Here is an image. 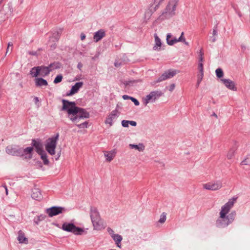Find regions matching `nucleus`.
Segmentation results:
<instances>
[{"label": "nucleus", "instance_id": "obj_38", "mask_svg": "<svg viewBox=\"0 0 250 250\" xmlns=\"http://www.w3.org/2000/svg\"><path fill=\"white\" fill-rule=\"evenodd\" d=\"M62 79V76L61 74L58 75L54 80V83H60Z\"/></svg>", "mask_w": 250, "mask_h": 250}, {"label": "nucleus", "instance_id": "obj_32", "mask_svg": "<svg viewBox=\"0 0 250 250\" xmlns=\"http://www.w3.org/2000/svg\"><path fill=\"white\" fill-rule=\"evenodd\" d=\"M197 54L198 56L199 62H203L204 60V52L202 49L199 50V51H197Z\"/></svg>", "mask_w": 250, "mask_h": 250}, {"label": "nucleus", "instance_id": "obj_33", "mask_svg": "<svg viewBox=\"0 0 250 250\" xmlns=\"http://www.w3.org/2000/svg\"><path fill=\"white\" fill-rule=\"evenodd\" d=\"M236 148L230 149L228 153L227 154V158L228 159H231L233 158L235 152Z\"/></svg>", "mask_w": 250, "mask_h": 250}, {"label": "nucleus", "instance_id": "obj_8", "mask_svg": "<svg viewBox=\"0 0 250 250\" xmlns=\"http://www.w3.org/2000/svg\"><path fill=\"white\" fill-rule=\"evenodd\" d=\"M6 152L10 155L21 156L22 154V148L16 145H9L5 148Z\"/></svg>", "mask_w": 250, "mask_h": 250}, {"label": "nucleus", "instance_id": "obj_53", "mask_svg": "<svg viewBox=\"0 0 250 250\" xmlns=\"http://www.w3.org/2000/svg\"><path fill=\"white\" fill-rule=\"evenodd\" d=\"M131 82H132L131 81H130V82H125V84H126V85H127V84H129V83H131Z\"/></svg>", "mask_w": 250, "mask_h": 250}, {"label": "nucleus", "instance_id": "obj_21", "mask_svg": "<svg viewBox=\"0 0 250 250\" xmlns=\"http://www.w3.org/2000/svg\"><path fill=\"white\" fill-rule=\"evenodd\" d=\"M32 144L33 146L35 147L36 152L39 154H41L44 152L43 149V146L42 144L39 142L35 140L32 141Z\"/></svg>", "mask_w": 250, "mask_h": 250}, {"label": "nucleus", "instance_id": "obj_13", "mask_svg": "<svg viewBox=\"0 0 250 250\" xmlns=\"http://www.w3.org/2000/svg\"><path fill=\"white\" fill-rule=\"evenodd\" d=\"M179 72L176 70H169L164 73L158 79L157 82H160L172 78Z\"/></svg>", "mask_w": 250, "mask_h": 250}, {"label": "nucleus", "instance_id": "obj_34", "mask_svg": "<svg viewBox=\"0 0 250 250\" xmlns=\"http://www.w3.org/2000/svg\"><path fill=\"white\" fill-rule=\"evenodd\" d=\"M242 165L250 166V154L247 156L246 158L241 163Z\"/></svg>", "mask_w": 250, "mask_h": 250}, {"label": "nucleus", "instance_id": "obj_56", "mask_svg": "<svg viewBox=\"0 0 250 250\" xmlns=\"http://www.w3.org/2000/svg\"><path fill=\"white\" fill-rule=\"evenodd\" d=\"M239 17H241V14L240 12H239Z\"/></svg>", "mask_w": 250, "mask_h": 250}, {"label": "nucleus", "instance_id": "obj_43", "mask_svg": "<svg viewBox=\"0 0 250 250\" xmlns=\"http://www.w3.org/2000/svg\"><path fill=\"white\" fill-rule=\"evenodd\" d=\"M130 100L134 103V104L135 105H139V102L137 99H136L133 97H131V98H130Z\"/></svg>", "mask_w": 250, "mask_h": 250}, {"label": "nucleus", "instance_id": "obj_39", "mask_svg": "<svg viewBox=\"0 0 250 250\" xmlns=\"http://www.w3.org/2000/svg\"><path fill=\"white\" fill-rule=\"evenodd\" d=\"M198 69L199 70V74H204V68L203 62H199L198 64Z\"/></svg>", "mask_w": 250, "mask_h": 250}, {"label": "nucleus", "instance_id": "obj_5", "mask_svg": "<svg viewBox=\"0 0 250 250\" xmlns=\"http://www.w3.org/2000/svg\"><path fill=\"white\" fill-rule=\"evenodd\" d=\"M184 34V32H182L180 36L178 38H177L173 36L171 33L167 34L166 40L167 44L169 45H173L177 42H184V45L189 46V44L188 42L186 41Z\"/></svg>", "mask_w": 250, "mask_h": 250}, {"label": "nucleus", "instance_id": "obj_44", "mask_svg": "<svg viewBox=\"0 0 250 250\" xmlns=\"http://www.w3.org/2000/svg\"><path fill=\"white\" fill-rule=\"evenodd\" d=\"M128 122L129 124H130L132 126H135L137 125V123L135 121H128Z\"/></svg>", "mask_w": 250, "mask_h": 250}, {"label": "nucleus", "instance_id": "obj_16", "mask_svg": "<svg viewBox=\"0 0 250 250\" xmlns=\"http://www.w3.org/2000/svg\"><path fill=\"white\" fill-rule=\"evenodd\" d=\"M105 31L104 29H101L94 34L93 41L97 42L105 36Z\"/></svg>", "mask_w": 250, "mask_h": 250}, {"label": "nucleus", "instance_id": "obj_37", "mask_svg": "<svg viewBox=\"0 0 250 250\" xmlns=\"http://www.w3.org/2000/svg\"><path fill=\"white\" fill-rule=\"evenodd\" d=\"M216 74L218 78H222L223 76L224 73L223 72V70L221 68H217L216 71Z\"/></svg>", "mask_w": 250, "mask_h": 250}, {"label": "nucleus", "instance_id": "obj_2", "mask_svg": "<svg viewBox=\"0 0 250 250\" xmlns=\"http://www.w3.org/2000/svg\"><path fill=\"white\" fill-rule=\"evenodd\" d=\"M236 201L235 198H232L223 205L219 213V217L216 221V226L219 228H225L231 224L235 218V211L229 212L233 207Z\"/></svg>", "mask_w": 250, "mask_h": 250}, {"label": "nucleus", "instance_id": "obj_52", "mask_svg": "<svg viewBox=\"0 0 250 250\" xmlns=\"http://www.w3.org/2000/svg\"><path fill=\"white\" fill-rule=\"evenodd\" d=\"M5 192H6V194L7 195L8 194V189L7 188V187H5Z\"/></svg>", "mask_w": 250, "mask_h": 250}, {"label": "nucleus", "instance_id": "obj_42", "mask_svg": "<svg viewBox=\"0 0 250 250\" xmlns=\"http://www.w3.org/2000/svg\"><path fill=\"white\" fill-rule=\"evenodd\" d=\"M122 125L123 126L127 127L128 126L129 123L127 120H123L122 121Z\"/></svg>", "mask_w": 250, "mask_h": 250}, {"label": "nucleus", "instance_id": "obj_12", "mask_svg": "<svg viewBox=\"0 0 250 250\" xmlns=\"http://www.w3.org/2000/svg\"><path fill=\"white\" fill-rule=\"evenodd\" d=\"M62 32V30L60 29L59 31H57L52 34V36L50 37L48 42L47 45L49 47H55L57 45L56 42L58 41Z\"/></svg>", "mask_w": 250, "mask_h": 250}, {"label": "nucleus", "instance_id": "obj_47", "mask_svg": "<svg viewBox=\"0 0 250 250\" xmlns=\"http://www.w3.org/2000/svg\"><path fill=\"white\" fill-rule=\"evenodd\" d=\"M130 98H131V97H129L126 95H124L123 96V98L124 100L130 99Z\"/></svg>", "mask_w": 250, "mask_h": 250}, {"label": "nucleus", "instance_id": "obj_54", "mask_svg": "<svg viewBox=\"0 0 250 250\" xmlns=\"http://www.w3.org/2000/svg\"><path fill=\"white\" fill-rule=\"evenodd\" d=\"M35 99L36 101H37V102L39 101L38 98L37 97H35Z\"/></svg>", "mask_w": 250, "mask_h": 250}, {"label": "nucleus", "instance_id": "obj_18", "mask_svg": "<svg viewBox=\"0 0 250 250\" xmlns=\"http://www.w3.org/2000/svg\"><path fill=\"white\" fill-rule=\"evenodd\" d=\"M31 196L33 199L38 201L41 200L43 198L40 189L37 188L32 189Z\"/></svg>", "mask_w": 250, "mask_h": 250}, {"label": "nucleus", "instance_id": "obj_15", "mask_svg": "<svg viewBox=\"0 0 250 250\" xmlns=\"http://www.w3.org/2000/svg\"><path fill=\"white\" fill-rule=\"evenodd\" d=\"M117 116V111H112L106 118L105 121V123L106 124H109L110 126H112L113 125L114 121L116 119Z\"/></svg>", "mask_w": 250, "mask_h": 250}, {"label": "nucleus", "instance_id": "obj_26", "mask_svg": "<svg viewBox=\"0 0 250 250\" xmlns=\"http://www.w3.org/2000/svg\"><path fill=\"white\" fill-rule=\"evenodd\" d=\"M40 75L44 77L48 75L50 72V69L48 66H39Z\"/></svg>", "mask_w": 250, "mask_h": 250}, {"label": "nucleus", "instance_id": "obj_28", "mask_svg": "<svg viewBox=\"0 0 250 250\" xmlns=\"http://www.w3.org/2000/svg\"><path fill=\"white\" fill-rule=\"evenodd\" d=\"M35 83L37 86H46L48 84L47 81L42 78H36L35 79Z\"/></svg>", "mask_w": 250, "mask_h": 250}, {"label": "nucleus", "instance_id": "obj_4", "mask_svg": "<svg viewBox=\"0 0 250 250\" xmlns=\"http://www.w3.org/2000/svg\"><path fill=\"white\" fill-rule=\"evenodd\" d=\"M175 0H170L161 15L157 19L159 21H163L166 19H169L175 14L176 8Z\"/></svg>", "mask_w": 250, "mask_h": 250}, {"label": "nucleus", "instance_id": "obj_31", "mask_svg": "<svg viewBox=\"0 0 250 250\" xmlns=\"http://www.w3.org/2000/svg\"><path fill=\"white\" fill-rule=\"evenodd\" d=\"M41 156V159L42 160L43 162V164L45 165H47L49 164V161L47 159V156L45 153V152H43L42 153L39 154Z\"/></svg>", "mask_w": 250, "mask_h": 250}, {"label": "nucleus", "instance_id": "obj_19", "mask_svg": "<svg viewBox=\"0 0 250 250\" xmlns=\"http://www.w3.org/2000/svg\"><path fill=\"white\" fill-rule=\"evenodd\" d=\"M221 81L229 89L233 91L236 90V87L235 86L234 83L231 80L229 79H221Z\"/></svg>", "mask_w": 250, "mask_h": 250}, {"label": "nucleus", "instance_id": "obj_51", "mask_svg": "<svg viewBox=\"0 0 250 250\" xmlns=\"http://www.w3.org/2000/svg\"><path fill=\"white\" fill-rule=\"evenodd\" d=\"M29 54L32 55H36L37 53V52H30Z\"/></svg>", "mask_w": 250, "mask_h": 250}, {"label": "nucleus", "instance_id": "obj_9", "mask_svg": "<svg viewBox=\"0 0 250 250\" xmlns=\"http://www.w3.org/2000/svg\"><path fill=\"white\" fill-rule=\"evenodd\" d=\"M222 187V182L219 180L211 181L203 185V187L204 189L213 191L219 190Z\"/></svg>", "mask_w": 250, "mask_h": 250}, {"label": "nucleus", "instance_id": "obj_36", "mask_svg": "<svg viewBox=\"0 0 250 250\" xmlns=\"http://www.w3.org/2000/svg\"><path fill=\"white\" fill-rule=\"evenodd\" d=\"M155 40V45L158 47H161L162 45L161 41L160 39L158 37L157 34L154 35Z\"/></svg>", "mask_w": 250, "mask_h": 250}, {"label": "nucleus", "instance_id": "obj_50", "mask_svg": "<svg viewBox=\"0 0 250 250\" xmlns=\"http://www.w3.org/2000/svg\"><path fill=\"white\" fill-rule=\"evenodd\" d=\"M13 46V43L12 42H9L7 44V47H11Z\"/></svg>", "mask_w": 250, "mask_h": 250}, {"label": "nucleus", "instance_id": "obj_58", "mask_svg": "<svg viewBox=\"0 0 250 250\" xmlns=\"http://www.w3.org/2000/svg\"><path fill=\"white\" fill-rule=\"evenodd\" d=\"M2 0H0V5H1V1H2Z\"/></svg>", "mask_w": 250, "mask_h": 250}, {"label": "nucleus", "instance_id": "obj_45", "mask_svg": "<svg viewBox=\"0 0 250 250\" xmlns=\"http://www.w3.org/2000/svg\"><path fill=\"white\" fill-rule=\"evenodd\" d=\"M175 84L172 83V84H170V85L169 86V90L170 92L173 91V90L174 89V88H175Z\"/></svg>", "mask_w": 250, "mask_h": 250}, {"label": "nucleus", "instance_id": "obj_6", "mask_svg": "<svg viewBox=\"0 0 250 250\" xmlns=\"http://www.w3.org/2000/svg\"><path fill=\"white\" fill-rule=\"evenodd\" d=\"M58 137L59 135H57L55 137L48 138L46 141L45 145V149L51 155H53L55 154V149Z\"/></svg>", "mask_w": 250, "mask_h": 250}, {"label": "nucleus", "instance_id": "obj_48", "mask_svg": "<svg viewBox=\"0 0 250 250\" xmlns=\"http://www.w3.org/2000/svg\"><path fill=\"white\" fill-rule=\"evenodd\" d=\"M83 64L81 62H79L78 64L77 67L80 69L81 70L82 68L83 67Z\"/></svg>", "mask_w": 250, "mask_h": 250}, {"label": "nucleus", "instance_id": "obj_1", "mask_svg": "<svg viewBox=\"0 0 250 250\" xmlns=\"http://www.w3.org/2000/svg\"><path fill=\"white\" fill-rule=\"evenodd\" d=\"M62 110L67 111L70 120L75 123L80 128H87L88 124L87 122L82 123L80 122L82 120L89 118L88 112L83 108L76 106L75 102L62 100Z\"/></svg>", "mask_w": 250, "mask_h": 250}, {"label": "nucleus", "instance_id": "obj_20", "mask_svg": "<svg viewBox=\"0 0 250 250\" xmlns=\"http://www.w3.org/2000/svg\"><path fill=\"white\" fill-rule=\"evenodd\" d=\"M104 153L106 161L108 162H110L115 157L116 151L114 149L109 151H104Z\"/></svg>", "mask_w": 250, "mask_h": 250}, {"label": "nucleus", "instance_id": "obj_30", "mask_svg": "<svg viewBox=\"0 0 250 250\" xmlns=\"http://www.w3.org/2000/svg\"><path fill=\"white\" fill-rule=\"evenodd\" d=\"M48 67H49V69H50V72H51L55 69H59V68H61V64L58 62H55L52 63H51L48 66Z\"/></svg>", "mask_w": 250, "mask_h": 250}, {"label": "nucleus", "instance_id": "obj_41", "mask_svg": "<svg viewBox=\"0 0 250 250\" xmlns=\"http://www.w3.org/2000/svg\"><path fill=\"white\" fill-rule=\"evenodd\" d=\"M204 76V74H199L198 76V79H197V87H198L202 81L203 78Z\"/></svg>", "mask_w": 250, "mask_h": 250}, {"label": "nucleus", "instance_id": "obj_11", "mask_svg": "<svg viewBox=\"0 0 250 250\" xmlns=\"http://www.w3.org/2000/svg\"><path fill=\"white\" fill-rule=\"evenodd\" d=\"M65 210V209L61 207H52L46 209L45 212L49 217H53L60 214Z\"/></svg>", "mask_w": 250, "mask_h": 250}, {"label": "nucleus", "instance_id": "obj_3", "mask_svg": "<svg viewBox=\"0 0 250 250\" xmlns=\"http://www.w3.org/2000/svg\"><path fill=\"white\" fill-rule=\"evenodd\" d=\"M90 217L94 229L101 230L105 228L106 224L101 218L100 214L96 208H93L91 209Z\"/></svg>", "mask_w": 250, "mask_h": 250}, {"label": "nucleus", "instance_id": "obj_29", "mask_svg": "<svg viewBox=\"0 0 250 250\" xmlns=\"http://www.w3.org/2000/svg\"><path fill=\"white\" fill-rule=\"evenodd\" d=\"M39 66L34 67L30 70V74L33 77H37L40 74Z\"/></svg>", "mask_w": 250, "mask_h": 250}, {"label": "nucleus", "instance_id": "obj_17", "mask_svg": "<svg viewBox=\"0 0 250 250\" xmlns=\"http://www.w3.org/2000/svg\"><path fill=\"white\" fill-rule=\"evenodd\" d=\"M11 8L10 6L3 5L0 10V18L2 19V20H3L6 15L11 14Z\"/></svg>", "mask_w": 250, "mask_h": 250}, {"label": "nucleus", "instance_id": "obj_55", "mask_svg": "<svg viewBox=\"0 0 250 250\" xmlns=\"http://www.w3.org/2000/svg\"><path fill=\"white\" fill-rule=\"evenodd\" d=\"M9 48H7V50H6V54L8 53V52L9 51Z\"/></svg>", "mask_w": 250, "mask_h": 250}, {"label": "nucleus", "instance_id": "obj_10", "mask_svg": "<svg viewBox=\"0 0 250 250\" xmlns=\"http://www.w3.org/2000/svg\"><path fill=\"white\" fill-rule=\"evenodd\" d=\"M162 95V93L158 91H151L148 95L146 96V97L143 98V104L145 106L150 102L155 101L157 98H159Z\"/></svg>", "mask_w": 250, "mask_h": 250}, {"label": "nucleus", "instance_id": "obj_23", "mask_svg": "<svg viewBox=\"0 0 250 250\" xmlns=\"http://www.w3.org/2000/svg\"><path fill=\"white\" fill-rule=\"evenodd\" d=\"M33 150L32 147H27L25 149L22 148V154L21 156H25V158L31 159L32 157V152Z\"/></svg>", "mask_w": 250, "mask_h": 250}, {"label": "nucleus", "instance_id": "obj_22", "mask_svg": "<svg viewBox=\"0 0 250 250\" xmlns=\"http://www.w3.org/2000/svg\"><path fill=\"white\" fill-rule=\"evenodd\" d=\"M83 85V82H78L76 83L74 85H73L71 89L70 90V92L69 93L67 94V96H70L74 94L75 93H77L79 89L82 87Z\"/></svg>", "mask_w": 250, "mask_h": 250}, {"label": "nucleus", "instance_id": "obj_25", "mask_svg": "<svg viewBox=\"0 0 250 250\" xmlns=\"http://www.w3.org/2000/svg\"><path fill=\"white\" fill-rule=\"evenodd\" d=\"M129 147L131 149H134L139 152H143L145 149V146L143 143H139L138 145L130 144Z\"/></svg>", "mask_w": 250, "mask_h": 250}, {"label": "nucleus", "instance_id": "obj_14", "mask_svg": "<svg viewBox=\"0 0 250 250\" xmlns=\"http://www.w3.org/2000/svg\"><path fill=\"white\" fill-rule=\"evenodd\" d=\"M163 1V0H154V3L151 5L149 10L146 12V14H148L151 16L159 8V5Z\"/></svg>", "mask_w": 250, "mask_h": 250}, {"label": "nucleus", "instance_id": "obj_46", "mask_svg": "<svg viewBox=\"0 0 250 250\" xmlns=\"http://www.w3.org/2000/svg\"><path fill=\"white\" fill-rule=\"evenodd\" d=\"M80 37H81V39L83 41L85 39L86 36L83 33H82L81 34Z\"/></svg>", "mask_w": 250, "mask_h": 250}, {"label": "nucleus", "instance_id": "obj_49", "mask_svg": "<svg viewBox=\"0 0 250 250\" xmlns=\"http://www.w3.org/2000/svg\"><path fill=\"white\" fill-rule=\"evenodd\" d=\"M108 232L110 233V234L112 236V235L114 233V231L111 229H109Z\"/></svg>", "mask_w": 250, "mask_h": 250}, {"label": "nucleus", "instance_id": "obj_35", "mask_svg": "<svg viewBox=\"0 0 250 250\" xmlns=\"http://www.w3.org/2000/svg\"><path fill=\"white\" fill-rule=\"evenodd\" d=\"M217 27H214L213 28V31H212V36L210 37V40H211V42H214L215 41V40H216L215 37L217 35Z\"/></svg>", "mask_w": 250, "mask_h": 250}, {"label": "nucleus", "instance_id": "obj_27", "mask_svg": "<svg viewBox=\"0 0 250 250\" xmlns=\"http://www.w3.org/2000/svg\"><path fill=\"white\" fill-rule=\"evenodd\" d=\"M112 238L115 242L117 246L118 247L121 248V242L123 239L122 236L118 234H113L112 235Z\"/></svg>", "mask_w": 250, "mask_h": 250}, {"label": "nucleus", "instance_id": "obj_57", "mask_svg": "<svg viewBox=\"0 0 250 250\" xmlns=\"http://www.w3.org/2000/svg\"><path fill=\"white\" fill-rule=\"evenodd\" d=\"M213 115H214V116H215L216 117H217V115L215 113H214Z\"/></svg>", "mask_w": 250, "mask_h": 250}, {"label": "nucleus", "instance_id": "obj_24", "mask_svg": "<svg viewBox=\"0 0 250 250\" xmlns=\"http://www.w3.org/2000/svg\"><path fill=\"white\" fill-rule=\"evenodd\" d=\"M18 240L20 243L28 244V241L25 236L24 233L22 230L18 232Z\"/></svg>", "mask_w": 250, "mask_h": 250}, {"label": "nucleus", "instance_id": "obj_7", "mask_svg": "<svg viewBox=\"0 0 250 250\" xmlns=\"http://www.w3.org/2000/svg\"><path fill=\"white\" fill-rule=\"evenodd\" d=\"M62 229L64 231L71 232L75 235H81L83 232V229L76 227L73 223L65 222L62 225Z\"/></svg>", "mask_w": 250, "mask_h": 250}, {"label": "nucleus", "instance_id": "obj_40", "mask_svg": "<svg viewBox=\"0 0 250 250\" xmlns=\"http://www.w3.org/2000/svg\"><path fill=\"white\" fill-rule=\"evenodd\" d=\"M166 220V215L165 214V213H163L161 216H160V218L159 220V222L161 223H164Z\"/></svg>", "mask_w": 250, "mask_h": 250}]
</instances>
